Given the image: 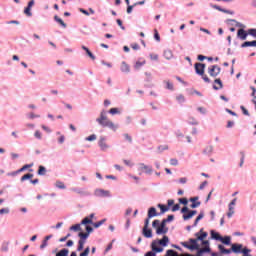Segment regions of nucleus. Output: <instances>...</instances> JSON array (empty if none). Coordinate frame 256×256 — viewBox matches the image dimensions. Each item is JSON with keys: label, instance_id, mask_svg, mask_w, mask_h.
Masks as SVG:
<instances>
[{"label": "nucleus", "instance_id": "f257e3e1", "mask_svg": "<svg viewBox=\"0 0 256 256\" xmlns=\"http://www.w3.org/2000/svg\"><path fill=\"white\" fill-rule=\"evenodd\" d=\"M96 123L100 124L101 127H107L111 131H117L119 129V124H115L113 121L109 120L107 117V111L102 110L100 116L96 119Z\"/></svg>", "mask_w": 256, "mask_h": 256}, {"label": "nucleus", "instance_id": "f03ea898", "mask_svg": "<svg viewBox=\"0 0 256 256\" xmlns=\"http://www.w3.org/2000/svg\"><path fill=\"white\" fill-rule=\"evenodd\" d=\"M160 245V246H159ZM169 245V237L164 235L162 239H157L152 241L151 250L155 251V253H163V247H167Z\"/></svg>", "mask_w": 256, "mask_h": 256}, {"label": "nucleus", "instance_id": "7ed1b4c3", "mask_svg": "<svg viewBox=\"0 0 256 256\" xmlns=\"http://www.w3.org/2000/svg\"><path fill=\"white\" fill-rule=\"evenodd\" d=\"M205 67L206 65L203 63L198 62L194 64L196 74L202 76V79L205 81V83H211V79H209V77L205 74Z\"/></svg>", "mask_w": 256, "mask_h": 256}, {"label": "nucleus", "instance_id": "20e7f679", "mask_svg": "<svg viewBox=\"0 0 256 256\" xmlns=\"http://www.w3.org/2000/svg\"><path fill=\"white\" fill-rule=\"evenodd\" d=\"M94 195L95 197H100V198H105V197H112L111 191L97 188L94 190Z\"/></svg>", "mask_w": 256, "mask_h": 256}, {"label": "nucleus", "instance_id": "39448f33", "mask_svg": "<svg viewBox=\"0 0 256 256\" xmlns=\"http://www.w3.org/2000/svg\"><path fill=\"white\" fill-rule=\"evenodd\" d=\"M166 233H169V228L167 222L162 220L160 226L156 229V235H166Z\"/></svg>", "mask_w": 256, "mask_h": 256}, {"label": "nucleus", "instance_id": "423d86ee", "mask_svg": "<svg viewBox=\"0 0 256 256\" xmlns=\"http://www.w3.org/2000/svg\"><path fill=\"white\" fill-rule=\"evenodd\" d=\"M70 191H72L73 193H77V195H81L82 197L91 196V192L79 187L70 188Z\"/></svg>", "mask_w": 256, "mask_h": 256}, {"label": "nucleus", "instance_id": "0eeeda50", "mask_svg": "<svg viewBox=\"0 0 256 256\" xmlns=\"http://www.w3.org/2000/svg\"><path fill=\"white\" fill-rule=\"evenodd\" d=\"M221 73V67L218 65H212L208 67V74L210 77H217Z\"/></svg>", "mask_w": 256, "mask_h": 256}, {"label": "nucleus", "instance_id": "6e6552de", "mask_svg": "<svg viewBox=\"0 0 256 256\" xmlns=\"http://www.w3.org/2000/svg\"><path fill=\"white\" fill-rule=\"evenodd\" d=\"M98 146L102 151H107V149H110L111 146L107 144V138L105 136H100L98 140Z\"/></svg>", "mask_w": 256, "mask_h": 256}, {"label": "nucleus", "instance_id": "1a4fd4ad", "mask_svg": "<svg viewBox=\"0 0 256 256\" xmlns=\"http://www.w3.org/2000/svg\"><path fill=\"white\" fill-rule=\"evenodd\" d=\"M138 171H144L146 175H151V173H153V168L151 166L145 165V163H139Z\"/></svg>", "mask_w": 256, "mask_h": 256}, {"label": "nucleus", "instance_id": "9d476101", "mask_svg": "<svg viewBox=\"0 0 256 256\" xmlns=\"http://www.w3.org/2000/svg\"><path fill=\"white\" fill-rule=\"evenodd\" d=\"M248 35H249V31L247 32L243 28H240L237 31V37H238V39H241V41H245L247 39Z\"/></svg>", "mask_w": 256, "mask_h": 256}, {"label": "nucleus", "instance_id": "9b49d317", "mask_svg": "<svg viewBox=\"0 0 256 256\" xmlns=\"http://www.w3.org/2000/svg\"><path fill=\"white\" fill-rule=\"evenodd\" d=\"M190 203H192L190 205L191 209H197V207H200L201 206V202H199V198L197 196L195 197H191L189 199Z\"/></svg>", "mask_w": 256, "mask_h": 256}, {"label": "nucleus", "instance_id": "f8f14e48", "mask_svg": "<svg viewBox=\"0 0 256 256\" xmlns=\"http://www.w3.org/2000/svg\"><path fill=\"white\" fill-rule=\"evenodd\" d=\"M120 71L122 73L129 74V73H131V66H129V64H127V63H125V61H123L120 65Z\"/></svg>", "mask_w": 256, "mask_h": 256}, {"label": "nucleus", "instance_id": "ddd939ff", "mask_svg": "<svg viewBox=\"0 0 256 256\" xmlns=\"http://www.w3.org/2000/svg\"><path fill=\"white\" fill-rule=\"evenodd\" d=\"M159 213H157L156 207H150L148 209V219H153V217H159Z\"/></svg>", "mask_w": 256, "mask_h": 256}, {"label": "nucleus", "instance_id": "4468645a", "mask_svg": "<svg viewBox=\"0 0 256 256\" xmlns=\"http://www.w3.org/2000/svg\"><path fill=\"white\" fill-rule=\"evenodd\" d=\"M231 247H232V253L239 254L243 250V244L234 243V244H231Z\"/></svg>", "mask_w": 256, "mask_h": 256}, {"label": "nucleus", "instance_id": "2eb2a0df", "mask_svg": "<svg viewBox=\"0 0 256 256\" xmlns=\"http://www.w3.org/2000/svg\"><path fill=\"white\" fill-rule=\"evenodd\" d=\"M197 215V210H189L188 214H184L182 217L184 221H189V219H193Z\"/></svg>", "mask_w": 256, "mask_h": 256}, {"label": "nucleus", "instance_id": "dca6fc26", "mask_svg": "<svg viewBox=\"0 0 256 256\" xmlns=\"http://www.w3.org/2000/svg\"><path fill=\"white\" fill-rule=\"evenodd\" d=\"M207 235V232H203V229L195 234L197 241H204L207 238Z\"/></svg>", "mask_w": 256, "mask_h": 256}, {"label": "nucleus", "instance_id": "f3484780", "mask_svg": "<svg viewBox=\"0 0 256 256\" xmlns=\"http://www.w3.org/2000/svg\"><path fill=\"white\" fill-rule=\"evenodd\" d=\"M189 243H191V245L189 247L190 251H195V249H199V243H197V238L189 239Z\"/></svg>", "mask_w": 256, "mask_h": 256}, {"label": "nucleus", "instance_id": "a211bd4d", "mask_svg": "<svg viewBox=\"0 0 256 256\" xmlns=\"http://www.w3.org/2000/svg\"><path fill=\"white\" fill-rule=\"evenodd\" d=\"M214 83L216 84V85H213V89L215 91H219V89H223V81H221V78H216L214 80Z\"/></svg>", "mask_w": 256, "mask_h": 256}, {"label": "nucleus", "instance_id": "6ab92c4d", "mask_svg": "<svg viewBox=\"0 0 256 256\" xmlns=\"http://www.w3.org/2000/svg\"><path fill=\"white\" fill-rule=\"evenodd\" d=\"M218 249H219L220 253H222L223 255H230V253H233L232 248L227 249L222 244L218 245Z\"/></svg>", "mask_w": 256, "mask_h": 256}, {"label": "nucleus", "instance_id": "aec40b11", "mask_svg": "<svg viewBox=\"0 0 256 256\" xmlns=\"http://www.w3.org/2000/svg\"><path fill=\"white\" fill-rule=\"evenodd\" d=\"M142 234L146 237V239H151V237H153V230L150 228H143Z\"/></svg>", "mask_w": 256, "mask_h": 256}, {"label": "nucleus", "instance_id": "412c9836", "mask_svg": "<svg viewBox=\"0 0 256 256\" xmlns=\"http://www.w3.org/2000/svg\"><path fill=\"white\" fill-rule=\"evenodd\" d=\"M203 155H208V157H211V155H213V145L206 146L203 150Z\"/></svg>", "mask_w": 256, "mask_h": 256}, {"label": "nucleus", "instance_id": "4be33fe9", "mask_svg": "<svg viewBox=\"0 0 256 256\" xmlns=\"http://www.w3.org/2000/svg\"><path fill=\"white\" fill-rule=\"evenodd\" d=\"M242 49H245V47H256V40L253 41H245L241 44Z\"/></svg>", "mask_w": 256, "mask_h": 256}, {"label": "nucleus", "instance_id": "5701e85b", "mask_svg": "<svg viewBox=\"0 0 256 256\" xmlns=\"http://www.w3.org/2000/svg\"><path fill=\"white\" fill-rule=\"evenodd\" d=\"M82 49H83V51H86V55H88V57H90V59H92V61H95V55L93 54V52L91 50H89V48H87L85 45H82Z\"/></svg>", "mask_w": 256, "mask_h": 256}, {"label": "nucleus", "instance_id": "b1692460", "mask_svg": "<svg viewBox=\"0 0 256 256\" xmlns=\"http://www.w3.org/2000/svg\"><path fill=\"white\" fill-rule=\"evenodd\" d=\"M210 235H211V239H214V241H220L222 239L221 234H219V232H215V230H212L210 232Z\"/></svg>", "mask_w": 256, "mask_h": 256}, {"label": "nucleus", "instance_id": "393cba45", "mask_svg": "<svg viewBox=\"0 0 256 256\" xmlns=\"http://www.w3.org/2000/svg\"><path fill=\"white\" fill-rule=\"evenodd\" d=\"M223 243V245H231V236H221V239L219 240Z\"/></svg>", "mask_w": 256, "mask_h": 256}, {"label": "nucleus", "instance_id": "a878e982", "mask_svg": "<svg viewBox=\"0 0 256 256\" xmlns=\"http://www.w3.org/2000/svg\"><path fill=\"white\" fill-rule=\"evenodd\" d=\"M163 55L168 61H171V59H173V51L171 50H164Z\"/></svg>", "mask_w": 256, "mask_h": 256}, {"label": "nucleus", "instance_id": "bb28decb", "mask_svg": "<svg viewBox=\"0 0 256 256\" xmlns=\"http://www.w3.org/2000/svg\"><path fill=\"white\" fill-rule=\"evenodd\" d=\"M157 207L160 209L159 215H163L164 213H167L169 211V207L163 205V204H158Z\"/></svg>", "mask_w": 256, "mask_h": 256}, {"label": "nucleus", "instance_id": "cd10ccee", "mask_svg": "<svg viewBox=\"0 0 256 256\" xmlns=\"http://www.w3.org/2000/svg\"><path fill=\"white\" fill-rule=\"evenodd\" d=\"M204 217H205V213L200 212V214L195 219L194 224H193L192 227H197V225L199 224V221H201V219H203Z\"/></svg>", "mask_w": 256, "mask_h": 256}, {"label": "nucleus", "instance_id": "c85d7f7f", "mask_svg": "<svg viewBox=\"0 0 256 256\" xmlns=\"http://www.w3.org/2000/svg\"><path fill=\"white\" fill-rule=\"evenodd\" d=\"M54 20L56 21V23H59V25H61V27H63L64 29H67V24H65L63 22V19L59 18V16H54Z\"/></svg>", "mask_w": 256, "mask_h": 256}, {"label": "nucleus", "instance_id": "c756f323", "mask_svg": "<svg viewBox=\"0 0 256 256\" xmlns=\"http://www.w3.org/2000/svg\"><path fill=\"white\" fill-rule=\"evenodd\" d=\"M38 175H40V176H44V175H46L47 174V168H45V166H42V165H40L39 167H38Z\"/></svg>", "mask_w": 256, "mask_h": 256}, {"label": "nucleus", "instance_id": "7c9ffc66", "mask_svg": "<svg viewBox=\"0 0 256 256\" xmlns=\"http://www.w3.org/2000/svg\"><path fill=\"white\" fill-rule=\"evenodd\" d=\"M55 256H69V249L64 248L57 252Z\"/></svg>", "mask_w": 256, "mask_h": 256}, {"label": "nucleus", "instance_id": "2f4dec72", "mask_svg": "<svg viewBox=\"0 0 256 256\" xmlns=\"http://www.w3.org/2000/svg\"><path fill=\"white\" fill-rule=\"evenodd\" d=\"M108 113L110 115H121V108H111Z\"/></svg>", "mask_w": 256, "mask_h": 256}, {"label": "nucleus", "instance_id": "473e14b6", "mask_svg": "<svg viewBox=\"0 0 256 256\" xmlns=\"http://www.w3.org/2000/svg\"><path fill=\"white\" fill-rule=\"evenodd\" d=\"M80 225H93V220H91L89 217H85L82 219Z\"/></svg>", "mask_w": 256, "mask_h": 256}, {"label": "nucleus", "instance_id": "72a5a7b5", "mask_svg": "<svg viewBox=\"0 0 256 256\" xmlns=\"http://www.w3.org/2000/svg\"><path fill=\"white\" fill-rule=\"evenodd\" d=\"M107 221V219H102L98 222H93V227H95V229H99V227H101V225H103L105 222Z\"/></svg>", "mask_w": 256, "mask_h": 256}, {"label": "nucleus", "instance_id": "f704fd0d", "mask_svg": "<svg viewBox=\"0 0 256 256\" xmlns=\"http://www.w3.org/2000/svg\"><path fill=\"white\" fill-rule=\"evenodd\" d=\"M29 179H33V174L31 173H27L25 175H23L21 178H20V181L21 183H23V181H27Z\"/></svg>", "mask_w": 256, "mask_h": 256}, {"label": "nucleus", "instance_id": "c9c22d12", "mask_svg": "<svg viewBox=\"0 0 256 256\" xmlns=\"http://www.w3.org/2000/svg\"><path fill=\"white\" fill-rule=\"evenodd\" d=\"M33 163L30 164H26L24 165L22 168L18 169L19 173H23V171H27V169H31V167H33Z\"/></svg>", "mask_w": 256, "mask_h": 256}, {"label": "nucleus", "instance_id": "e433bc0d", "mask_svg": "<svg viewBox=\"0 0 256 256\" xmlns=\"http://www.w3.org/2000/svg\"><path fill=\"white\" fill-rule=\"evenodd\" d=\"M55 187H57V189H67V186H65V183L61 182V181H56L55 183Z\"/></svg>", "mask_w": 256, "mask_h": 256}, {"label": "nucleus", "instance_id": "4c0bfd02", "mask_svg": "<svg viewBox=\"0 0 256 256\" xmlns=\"http://www.w3.org/2000/svg\"><path fill=\"white\" fill-rule=\"evenodd\" d=\"M242 255L243 256H251V249L247 248V247H244L242 248Z\"/></svg>", "mask_w": 256, "mask_h": 256}, {"label": "nucleus", "instance_id": "58836bf2", "mask_svg": "<svg viewBox=\"0 0 256 256\" xmlns=\"http://www.w3.org/2000/svg\"><path fill=\"white\" fill-rule=\"evenodd\" d=\"M228 22L235 23L236 27H240L241 29H243L245 27V25L241 24L240 22H238L235 19H229Z\"/></svg>", "mask_w": 256, "mask_h": 256}, {"label": "nucleus", "instance_id": "ea45409f", "mask_svg": "<svg viewBox=\"0 0 256 256\" xmlns=\"http://www.w3.org/2000/svg\"><path fill=\"white\" fill-rule=\"evenodd\" d=\"M234 214H235V208L233 206H229V211L227 213V217H229V219H231V217H233Z\"/></svg>", "mask_w": 256, "mask_h": 256}, {"label": "nucleus", "instance_id": "a19ab883", "mask_svg": "<svg viewBox=\"0 0 256 256\" xmlns=\"http://www.w3.org/2000/svg\"><path fill=\"white\" fill-rule=\"evenodd\" d=\"M70 231H82V229H81V224H76V225H73V226H71L70 228Z\"/></svg>", "mask_w": 256, "mask_h": 256}, {"label": "nucleus", "instance_id": "79ce46f5", "mask_svg": "<svg viewBox=\"0 0 256 256\" xmlns=\"http://www.w3.org/2000/svg\"><path fill=\"white\" fill-rule=\"evenodd\" d=\"M188 124L189 125H199V121H197V119L193 118V117H190L188 119Z\"/></svg>", "mask_w": 256, "mask_h": 256}, {"label": "nucleus", "instance_id": "37998d69", "mask_svg": "<svg viewBox=\"0 0 256 256\" xmlns=\"http://www.w3.org/2000/svg\"><path fill=\"white\" fill-rule=\"evenodd\" d=\"M78 237L80 238V239H84V240H87V239H89V233H83V232H80L79 234H78Z\"/></svg>", "mask_w": 256, "mask_h": 256}, {"label": "nucleus", "instance_id": "c03bdc74", "mask_svg": "<svg viewBox=\"0 0 256 256\" xmlns=\"http://www.w3.org/2000/svg\"><path fill=\"white\" fill-rule=\"evenodd\" d=\"M164 83L166 84V89H168L169 91H173L174 87H173V83L164 80Z\"/></svg>", "mask_w": 256, "mask_h": 256}, {"label": "nucleus", "instance_id": "a18cd8bd", "mask_svg": "<svg viewBox=\"0 0 256 256\" xmlns=\"http://www.w3.org/2000/svg\"><path fill=\"white\" fill-rule=\"evenodd\" d=\"M89 253H91V248L86 247L82 253H80V256H89Z\"/></svg>", "mask_w": 256, "mask_h": 256}, {"label": "nucleus", "instance_id": "49530a36", "mask_svg": "<svg viewBox=\"0 0 256 256\" xmlns=\"http://www.w3.org/2000/svg\"><path fill=\"white\" fill-rule=\"evenodd\" d=\"M24 13H25V15H27V17H32L33 16V13H31V7H29V6H27L24 9Z\"/></svg>", "mask_w": 256, "mask_h": 256}, {"label": "nucleus", "instance_id": "de8ad7c7", "mask_svg": "<svg viewBox=\"0 0 256 256\" xmlns=\"http://www.w3.org/2000/svg\"><path fill=\"white\" fill-rule=\"evenodd\" d=\"M1 251L3 253H7V251H9V244L8 243H3L1 246Z\"/></svg>", "mask_w": 256, "mask_h": 256}, {"label": "nucleus", "instance_id": "09e8293b", "mask_svg": "<svg viewBox=\"0 0 256 256\" xmlns=\"http://www.w3.org/2000/svg\"><path fill=\"white\" fill-rule=\"evenodd\" d=\"M174 135L177 137V139H181V138L185 137V135L183 134V132H181V130H176L174 132Z\"/></svg>", "mask_w": 256, "mask_h": 256}, {"label": "nucleus", "instance_id": "8fccbe9b", "mask_svg": "<svg viewBox=\"0 0 256 256\" xmlns=\"http://www.w3.org/2000/svg\"><path fill=\"white\" fill-rule=\"evenodd\" d=\"M146 75V82L151 83L153 81V76L151 75V72H145Z\"/></svg>", "mask_w": 256, "mask_h": 256}, {"label": "nucleus", "instance_id": "3c124183", "mask_svg": "<svg viewBox=\"0 0 256 256\" xmlns=\"http://www.w3.org/2000/svg\"><path fill=\"white\" fill-rule=\"evenodd\" d=\"M248 34L251 35V37H254V39H256V28L248 29Z\"/></svg>", "mask_w": 256, "mask_h": 256}, {"label": "nucleus", "instance_id": "603ef678", "mask_svg": "<svg viewBox=\"0 0 256 256\" xmlns=\"http://www.w3.org/2000/svg\"><path fill=\"white\" fill-rule=\"evenodd\" d=\"M176 101H178V103H185V96H183V94H179L176 97Z\"/></svg>", "mask_w": 256, "mask_h": 256}, {"label": "nucleus", "instance_id": "864d4df0", "mask_svg": "<svg viewBox=\"0 0 256 256\" xmlns=\"http://www.w3.org/2000/svg\"><path fill=\"white\" fill-rule=\"evenodd\" d=\"M27 117H28V119H39V117H41V115H37L32 112V113L27 114Z\"/></svg>", "mask_w": 256, "mask_h": 256}, {"label": "nucleus", "instance_id": "5fc2aeb1", "mask_svg": "<svg viewBox=\"0 0 256 256\" xmlns=\"http://www.w3.org/2000/svg\"><path fill=\"white\" fill-rule=\"evenodd\" d=\"M160 225H161V221H159V220H154V221L152 222V227H153L154 229H159Z\"/></svg>", "mask_w": 256, "mask_h": 256}, {"label": "nucleus", "instance_id": "6e6d98bb", "mask_svg": "<svg viewBox=\"0 0 256 256\" xmlns=\"http://www.w3.org/2000/svg\"><path fill=\"white\" fill-rule=\"evenodd\" d=\"M166 223H171V221L175 220V215L170 214L166 219H163Z\"/></svg>", "mask_w": 256, "mask_h": 256}, {"label": "nucleus", "instance_id": "4d7b16f0", "mask_svg": "<svg viewBox=\"0 0 256 256\" xmlns=\"http://www.w3.org/2000/svg\"><path fill=\"white\" fill-rule=\"evenodd\" d=\"M210 7H212V9H216L217 11H220L221 13H223L225 8H221V6L215 5V4H210Z\"/></svg>", "mask_w": 256, "mask_h": 256}, {"label": "nucleus", "instance_id": "13d9d810", "mask_svg": "<svg viewBox=\"0 0 256 256\" xmlns=\"http://www.w3.org/2000/svg\"><path fill=\"white\" fill-rule=\"evenodd\" d=\"M96 140H97V135L95 134H92L85 138V141H96Z\"/></svg>", "mask_w": 256, "mask_h": 256}, {"label": "nucleus", "instance_id": "bf43d9fd", "mask_svg": "<svg viewBox=\"0 0 256 256\" xmlns=\"http://www.w3.org/2000/svg\"><path fill=\"white\" fill-rule=\"evenodd\" d=\"M197 111H199V113H201V115H207V108H205V107H198Z\"/></svg>", "mask_w": 256, "mask_h": 256}, {"label": "nucleus", "instance_id": "052dcab7", "mask_svg": "<svg viewBox=\"0 0 256 256\" xmlns=\"http://www.w3.org/2000/svg\"><path fill=\"white\" fill-rule=\"evenodd\" d=\"M123 137L128 141V143H133V138L128 133L123 134Z\"/></svg>", "mask_w": 256, "mask_h": 256}, {"label": "nucleus", "instance_id": "680f3d73", "mask_svg": "<svg viewBox=\"0 0 256 256\" xmlns=\"http://www.w3.org/2000/svg\"><path fill=\"white\" fill-rule=\"evenodd\" d=\"M170 165H172L173 167H177V165H179V160H177L176 158L170 159Z\"/></svg>", "mask_w": 256, "mask_h": 256}, {"label": "nucleus", "instance_id": "e2e57ef3", "mask_svg": "<svg viewBox=\"0 0 256 256\" xmlns=\"http://www.w3.org/2000/svg\"><path fill=\"white\" fill-rule=\"evenodd\" d=\"M144 64H145V61L143 62L137 61L134 65V69H141V67H143Z\"/></svg>", "mask_w": 256, "mask_h": 256}, {"label": "nucleus", "instance_id": "0e129e2a", "mask_svg": "<svg viewBox=\"0 0 256 256\" xmlns=\"http://www.w3.org/2000/svg\"><path fill=\"white\" fill-rule=\"evenodd\" d=\"M9 208H2L0 209V215H9Z\"/></svg>", "mask_w": 256, "mask_h": 256}, {"label": "nucleus", "instance_id": "69168bd1", "mask_svg": "<svg viewBox=\"0 0 256 256\" xmlns=\"http://www.w3.org/2000/svg\"><path fill=\"white\" fill-rule=\"evenodd\" d=\"M179 203L181 205H188L189 204V200H187V198H179Z\"/></svg>", "mask_w": 256, "mask_h": 256}, {"label": "nucleus", "instance_id": "338daca9", "mask_svg": "<svg viewBox=\"0 0 256 256\" xmlns=\"http://www.w3.org/2000/svg\"><path fill=\"white\" fill-rule=\"evenodd\" d=\"M85 229H86V233H88V235H91V233H93V227H91L90 225H86Z\"/></svg>", "mask_w": 256, "mask_h": 256}, {"label": "nucleus", "instance_id": "774afa93", "mask_svg": "<svg viewBox=\"0 0 256 256\" xmlns=\"http://www.w3.org/2000/svg\"><path fill=\"white\" fill-rule=\"evenodd\" d=\"M157 253H159V252H155L152 250V251L146 252L144 256H157Z\"/></svg>", "mask_w": 256, "mask_h": 256}]
</instances>
